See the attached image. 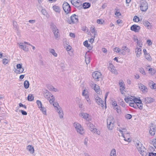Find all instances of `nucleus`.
<instances>
[{
	"instance_id": "f257e3e1",
	"label": "nucleus",
	"mask_w": 156,
	"mask_h": 156,
	"mask_svg": "<svg viewBox=\"0 0 156 156\" xmlns=\"http://www.w3.org/2000/svg\"><path fill=\"white\" fill-rule=\"evenodd\" d=\"M125 100L127 103H129V105L136 108V98L134 96L127 97L125 98Z\"/></svg>"
},
{
	"instance_id": "f03ea898",
	"label": "nucleus",
	"mask_w": 156,
	"mask_h": 156,
	"mask_svg": "<svg viewBox=\"0 0 156 156\" xmlns=\"http://www.w3.org/2000/svg\"><path fill=\"white\" fill-rule=\"evenodd\" d=\"M118 126L119 127H117V129L118 131H119L122 134V136L124 138V140L127 142L130 141V139L129 137H128L127 139L125 137V134H129L128 133H127V129L125 127H121L119 125Z\"/></svg>"
},
{
	"instance_id": "7ed1b4c3",
	"label": "nucleus",
	"mask_w": 156,
	"mask_h": 156,
	"mask_svg": "<svg viewBox=\"0 0 156 156\" xmlns=\"http://www.w3.org/2000/svg\"><path fill=\"white\" fill-rule=\"evenodd\" d=\"M107 127L109 130H112L114 126V120L113 117L111 116H108L107 120Z\"/></svg>"
},
{
	"instance_id": "20e7f679",
	"label": "nucleus",
	"mask_w": 156,
	"mask_h": 156,
	"mask_svg": "<svg viewBox=\"0 0 156 156\" xmlns=\"http://www.w3.org/2000/svg\"><path fill=\"white\" fill-rule=\"evenodd\" d=\"M137 149L141 155L142 156H146L147 154L144 151L145 150V149L142 143L139 141L137 142Z\"/></svg>"
},
{
	"instance_id": "39448f33",
	"label": "nucleus",
	"mask_w": 156,
	"mask_h": 156,
	"mask_svg": "<svg viewBox=\"0 0 156 156\" xmlns=\"http://www.w3.org/2000/svg\"><path fill=\"white\" fill-rule=\"evenodd\" d=\"M50 28L52 31L55 38H58V30L56 26L53 23H51L50 25Z\"/></svg>"
},
{
	"instance_id": "423d86ee",
	"label": "nucleus",
	"mask_w": 156,
	"mask_h": 156,
	"mask_svg": "<svg viewBox=\"0 0 156 156\" xmlns=\"http://www.w3.org/2000/svg\"><path fill=\"white\" fill-rule=\"evenodd\" d=\"M94 98L96 102L103 108L104 107V104L105 105V108H106V102L104 103L102 99L100 98L97 95L94 96Z\"/></svg>"
},
{
	"instance_id": "0eeeda50",
	"label": "nucleus",
	"mask_w": 156,
	"mask_h": 156,
	"mask_svg": "<svg viewBox=\"0 0 156 156\" xmlns=\"http://www.w3.org/2000/svg\"><path fill=\"white\" fill-rule=\"evenodd\" d=\"M74 126L78 133L81 134H82L84 133V131L83 128L79 123L75 122L74 123Z\"/></svg>"
},
{
	"instance_id": "6e6552de",
	"label": "nucleus",
	"mask_w": 156,
	"mask_h": 156,
	"mask_svg": "<svg viewBox=\"0 0 156 156\" xmlns=\"http://www.w3.org/2000/svg\"><path fill=\"white\" fill-rule=\"evenodd\" d=\"M78 19L77 16L74 14L70 17V19L69 20L68 22L70 24H73L78 22Z\"/></svg>"
},
{
	"instance_id": "1a4fd4ad",
	"label": "nucleus",
	"mask_w": 156,
	"mask_h": 156,
	"mask_svg": "<svg viewBox=\"0 0 156 156\" xmlns=\"http://www.w3.org/2000/svg\"><path fill=\"white\" fill-rule=\"evenodd\" d=\"M101 73L98 71L94 72L92 74L93 77L96 81L99 80V79L101 78Z\"/></svg>"
},
{
	"instance_id": "9d476101",
	"label": "nucleus",
	"mask_w": 156,
	"mask_h": 156,
	"mask_svg": "<svg viewBox=\"0 0 156 156\" xmlns=\"http://www.w3.org/2000/svg\"><path fill=\"white\" fill-rule=\"evenodd\" d=\"M140 7L141 10H147L148 8L147 2L145 1H142L140 2Z\"/></svg>"
},
{
	"instance_id": "9b49d317",
	"label": "nucleus",
	"mask_w": 156,
	"mask_h": 156,
	"mask_svg": "<svg viewBox=\"0 0 156 156\" xmlns=\"http://www.w3.org/2000/svg\"><path fill=\"white\" fill-rule=\"evenodd\" d=\"M156 126L153 124H151L150 126L149 132L151 136H154L155 133Z\"/></svg>"
},
{
	"instance_id": "f8f14e48",
	"label": "nucleus",
	"mask_w": 156,
	"mask_h": 156,
	"mask_svg": "<svg viewBox=\"0 0 156 156\" xmlns=\"http://www.w3.org/2000/svg\"><path fill=\"white\" fill-rule=\"evenodd\" d=\"M79 115L80 116L83 117V119H86L88 121H90L91 119V118L89 116V114L86 113L81 112L80 114Z\"/></svg>"
},
{
	"instance_id": "ddd939ff",
	"label": "nucleus",
	"mask_w": 156,
	"mask_h": 156,
	"mask_svg": "<svg viewBox=\"0 0 156 156\" xmlns=\"http://www.w3.org/2000/svg\"><path fill=\"white\" fill-rule=\"evenodd\" d=\"M109 70L112 73L115 74H117V71L116 70L115 67L111 63L109 64L108 67Z\"/></svg>"
},
{
	"instance_id": "4468645a",
	"label": "nucleus",
	"mask_w": 156,
	"mask_h": 156,
	"mask_svg": "<svg viewBox=\"0 0 156 156\" xmlns=\"http://www.w3.org/2000/svg\"><path fill=\"white\" fill-rule=\"evenodd\" d=\"M87 126L89 127V129L94 133H95L97 129L95 128V126L94 125L90 122H89L87 124Z\"/></svg>"
},
{
	"instance_id": "2eb2a0df",
	"label": "nucleus",
	"mask_w": 156,
	"mask_h": 156,
	"mask_svg": "<svg viewBox=\"0 0 156 156\" xmlns=\"http://www.w3.org/2000/svg\"><path fill=\"white\" fill-rule=\"evenodd\" d=\"M71 3L76 7L79 8L81 6L82 3L78 2V0H71Z\"/></svg>"
},
{
	"instance_id": "dca6fc26",
	"label": "nucleus",
	"mask_w": 156,
	"mask_h": 156,
	"mask_svg": "<svg viewBox=\"0 0 156 156\" xmlns=\"http://www.w3.org/2000/svg\"><path fill=\"white\" fill-rule=\"evenodd\" d=\"M138 87L143 93H145L147 92L148 89L147 87L142 84H139Z\"/></svg>"
},
{
	"instance_id": "f3484780",
	"label": "nucleus",
	"mask_w": 156,
	"mask_h": 156,
	"mask_svg": "<svg viewBox=\"0 0 156 156\" xmlns=\"http://www.w3.org/2000/svg\"><path fill=\"white\" fill-rule=\"evenodd\" d=\"M63 10H71V7L69 4L67 2H64L62 5Z\"/></svg>"
},
{
	"instance_id": "a211bd4d",
	"label": "nucleus",
	"mask_w": 156,
	"mask_h": 156,
	"mask_svg": "<svg viewBox=\"0 0 156 156\" xmlns=\"http://www.w3.org/2000/svg\"><path fill=\"white\" fill-rule=\"evenodd\" d=\"M137 104L138 105H137V107L139 108L141 110L143 108V104L142 103V101L140 99V98H137Z\"/></svg>"
},
{
	"instance_id": "6ab92c4d",
	"label": "nucleus",
	"mask_w": 156,
	"mask_h": 156,
	"mask_svg": "<svg viewBox=\"0 0 156 156\" xmlns=\"http://www.w3.org/2000/svg\"><path fill=\"white\" fill-rule=\"evenodd\" d=\"M90 6V4L88 2H84V3L82 5H81V6H80V8H82L83 7L84 9H87L89 8Z\"/></svg>"
},
{
	"instance_id": "aec40b11",
	"label": "nucleus",
	"mask_w": 156,
	"mask_h": 156,
	"mask_svg": "<svg viewBox=\"0 0 156 156\" xmlns=\"http://www.w3.org/2000/svg\"><path fill=\"white\" fill-rule=\"evenodd\" d=\"M90 55L88 54L87 53V52L86 53L85 56V61L87 64L89 63L90 62Z\"/></svg>"
},
{
	"instance_id": "412c9836",
	"label": "nucleus",
	"mask_w": 156,
	"mask_h": 156,
	"mask_svg": "<svg viewBox=\"0 0 156 156\" xmlns=\"http://www.w3.org/2000/svg\"><path fill=\"white\" fill-rule=\"evenodd\" d=\"M148 84L149 87L151 89H155L156 88V84L154 83L152 81H150Z\"/></svg>"
},
{
	"instance_id": "4be33fe9",
	"label": "nucleus",
	"mask_w": 156,
	"mask_h": 156,
	"mask_svg": "<svg viewBox=\"0 0 156 156\" xmlns=\"http://www.w3.org/2000/svg\"><path fill=\"white\" fill-rule=\"evenodd\" d=\"M143 23L145 26H146L147 27V28L148 29H151V26L150 25V23L148 21H145Z\"/></svg>"
},
{
	"instance_id": "5701e85b",
	"label": "nucleus",
	"mask_w": 156,
	"mask_h": 156,
	"mask_svg": "<svg viewBox=\"0 0 156 156\" xmlns=\"http://www.w3.org/2000/svg\"><path fill=\"white\" fill-rule=\"evenodd\" d=\"M24 71V69L22 67L19 69H15L14 72L16 74H20L23 72Z\"/></svg>"
},
{
	"instance_id": "b1692460",
	"label": "nucleus",
	"mask_w": 156,
	"mask_h": 156,
	"mask_svg": "<svg viewBox=\"0 0 156 156\" xmlns=\"http://www.w3.org/2000/svg\"><path fill=\"white\" fill-rule=\"evenodd\" d=\"M146 103H149L153 102L154 101V99L151 98H145Z\"/></svg>"
},
{
	"instance_id": "393cba45",
	"label": "nucleus",
	"mask_w": 156,
	"mask_h": 156,
	"mask_svg": "<svg viewBox=\"0 0 156 156\" xmlns=\"http://www.w3.org/2000/svg\"><path fill=\"white\" fill-rule=\"evenodd\" d=\"M93 86H92V88L94 89L96 92H98L99 89V86L95 84H93Z\"/></svg>"
},
{
	"instance_id": "a878e982",
	"label": "nucleus",
	"mask_w": 156,
	"mask_h": 156,
	"mask_svg": "<svg viewBox=\"0 0 156 156\" xmlns=\"http://www.w3.org/2000/svg\"><path fill=\"white\" fill-rule=\"evenodd\" d=\"M116 151L115 149H113L111 151L110 156H116Z\"/></svg>"
},
{
	"instance_id": "bb28decb",
	"label": "nucleus",
	"mask_w": 156,
	"mask_h": 156,
	"mask_svg": "<svg viewBox=\"0 0 156 156\" xmlns=\"http://www.w3.org/2000/svg\"><path fill=\"white\" fill-rule=\"evenodd\" d=\"M29 83L28 81L26 80L24 81V86L25 88H28L29 87Z\"/></svg>"
},
{
	"instance_id": "cd10ccee",
	"label": "nucleus",
	"mask_w": 156,
	"mask_h": 156,
	"mask_svg": "<svg viewBox=\"0 0 156 156\" xmlns=\"http://www.w3.org/2000/svg\"><path fill=\"white\" fill-rule=\"evenodd\" d=\"M60 111H58L57 112L59 115V117L60 118L62 119L63 118V114L62 112V109H59Z\"/></svg>"
},
{
	"instance_id": "c85d7f7f",
	"label": "nucleus",
	"mask_w": 156,
	"mask_h": 156,
	"mask_svg": "<svg viewBox=\"0 0 156 156\" xmlns=\"http://www.w3.org/2000/svg\"><path fill=\"white\" fill-rule=\"evenodd\" d=\"M44 95L46 98L49 100V98H50V95L49 94L48 91V90H46V92H44Z\"/></svg>"
},
{
	"instance_id": "c756f323",
	"label": "nucleus",
	"mask_w": 156,
	"mask_h": 156,
	"mask_svg": "<svg viewBox=\"0 0 156 156\" xmlns=\"http://www.w3.org/2000/svg\"><path fill=\"white\" fill-rule=\"evenodd\" d=\"M27 149L29 151L33 153L34 152V150L33 147L31 145H29L27 147Z\"/></svg>"
},
{
	"instance_id": "7c9ffc66",
	"label": "nucleus",
	"mask_w": 156,
	"mask_h": 156,
	"mask_svg": "<svg viewBox=\"0 0 156 156\" xmlns=\"http://www.w3.org/2000/svg\"><path fill=\"white\" fill-rule=\"evenodd\" d=\"M123 51L128 53L129 52V49L126 46L122 47L121 51Z\"/></svg>"
},
{
	"instance_id": "2f4dec72",
	"label": "nucleus",
	"mask_w": 156,
	"mask_h": 156,
	"mask_svg": "<svg viewBox=\"0 0 156 156\" xmlns=\"http://www.w3.org/2000/svg\"><path fill=\"white\" fill-rule=\"evenodd\" d=\"M90 31L91 32L92 34L95 36L96 35V33L95 32V29L94 27H90Z\"/></svg>"
},
{
	"instance_id": "473e14b6",
	"label": "nucleus",
	"mask_w": 156,
	"mask_h": 156,
	"mask_svg": "<svg viewBox=\"0 0 156 156\" xmlns=\"http://www.w3.org/2000/svg\"><path fill=\"white\" fill-rule=\"evenodd\" d=\"M48 88L50 90H52L54 91H56L57 90V89L56 88H54L51 86H48Z\"/></svg>"
},
{
	"instance_id": "72a5a7b5",
	"label": "nucleus",
	"mask_w": 156,
	"mask_h": 156,
	"mask_svg": "<svg viewBox=\"0 0 156 156\" xmlns=\"http://www.w3.org/2000/svg\"><path fill=\"white\" fill-rule=\"evenodd\" d=\"M34 99V97L32 94H29L28 96L27 100L29 101H32Z\"/></svg>"
},
{
	"instance_id": "f704fd0d",
	"label": "nucleus",
	"mask_w": 156,
	"mask_h": 156,
	"mask_svg": "<svg viewBox=\"0 0 156 156\" xmlns=\"http://www.w3.org/2000/svg\"><path fill=\"white\" fill-rule=\"evenodd\" d=\"M39 108L42 111V112L44 114L46 115V110L44 107L42 106L41 108Z\"/></svg>"
},
{
	"instance_id": "c9c22d12",
	"label": "nucleus",
	"mask_w": 156,
	"mask_h": 156,
	"mask_svg": "<svg viewBox=\"0 0 156 156\" xmlns=\"http://www.w3.org/2000/svg\"><path fill=\"white\" fill-rule=\"evenodd\" d=\"M130 29L132 31H134L135 32H136V24L132 25L130 27Z\"/></svg>"
},
{
	"instance_id": "e433bc0d",
	"label": "nucleus",
	"mask_w": 156,
	"mask_h": 156,
	"mask_svg": "<svg viewBox=\"0 0 156 156\" xmlns=\"http://www.w3.org/2000/svg\"><path fill=\"white\" fill-rule=\"evenodd\" d=\"M19 46L20 48L22 49L24 51H26V46L23 45V43H20L19 44Z\"/></svg>"
},
{
	"instance_id": "4c0bfd02",
	"label": "nucleus",
	"mask_w": 156,
	"mask_h": 156,
	"mask_svg": "<svg viewBox=\"0 0 156 156\" xmlns=\"http://www.w3.org/2000/svg\"><path fill=\"white\" fill-rule=\"evenodd\" d=\"M50 52L55 57H57V54L55 52L54 49H51L50 50Z\"/></svg>"
},
{
	"instance_id": "58836bf2",
	"label": "nucleus",
	"mask_w": 156,
	"mask_h": 156,
	"mask_svg": "<svg viewBox=\"0 0 156 156\" xmlns=\"http://www.w3.org/2000/svg\"><path fill=\"white\" fill-rule=\"evenodd\" d=\"M145 58L148 61L151 60V58L149 53L145 55Z\"/></svg>"
},
{
	"instance_id": "ea45409f",
	"label": "nucleus",
	"mask_w": 156,
	"mask_h": 156,
	"mask_svg": "<svg viewBox=\"0 0 156 156\" xmlns=\"http://www.w3.org/2000/svg\"><path fill=\"white\" fill-rule=\"evenodd\" d=\"M88 94V92L87 90L85 89L83 90L82 92V95L83 96Z\"/></svg>"
},
{
	"instance_id": "a19ab883",
	"label": "nucleus",
	"mask_w": 156,
	"mask_h": 156,
	"mask_svg": "<svg viewBox=\"0 0 156 156\" xmlns=\"http://www.w3.org/2000/svg\"><path fill=\"white\" fill-rule=\"evenodd\" d=\"M148 71L152 75L154 74L155 73V70L152 68H149L148 69Z\"/></svg>"
},
{
	"instance_id": "79ce46f5",
	"label": "nucleus",
	"mask_w": 156,
	"mask_h": 156,
	"mask_svg": "<svg viewBox=\"0 0 156 156\" xmlns=\"http://www.w3.org/2000/svg\"><path fill=\"white\" fill-rule=\"evenodd\" d=\"M49 101L50 104L52 103L54 101L55 99L53 95L51 96V98H49Z\"/></svg>"
},
{
	"instance_id": "37998d69",
	"label": "nucleus",
	"mask_w": 156,
	"mask_h": 156,
	"mask_svg": "<svg viewBox=\"0 0 156 156\" xmlns=\"http://www.w3.org/2000/svg\"><path fill=\"white\" fill-rule=\"evenodd\" d=\"M49 101L50 104L52 103L54 101L55 99L53 95L51 96V98H49Z\"/></svg>"
},
{
	"instance_id": "c03bdc74",
	"label": "nucleus",
	"mask_w": 156,
	"mask_h": 156,
	"mask_svg": "<svg viewBox=\"0 0 156 156\" xmlns=\"http://www.w3.org/2000/svg\"><path fill=\"white\" fill-rule=\"evenodd\" d=\"M36 103L38 105L39 108H41V107L42 106L41 102L40 101L38 100H37L36 101Z\"/></svg>"
},
{
	"instance_id": "a18cd8bd",
	"label": "nucleus",
	"mask_w": 156,
	"mask_h": 156,
	"mask_svg": "<svg viewBox=\"0 0 156 156\" xmlns=\"http://www.w3.org/2000/svg\"><path fill=\"white\" fill-rule=\"evenodd\" d=\"M139 71L143 74L144 75L145 74V72L143 68H140L139 69Z\"/></svg>"
},
{
	"instance_id": "49530a36",
	"label": "nucleus",
	"mask_w": 156,
	"mask_h": 156,
	"mask_svg": "<svg viewBox=\"0 0 156 156\" xmlns=\"http://www.w3.org/2000/svg\"><path fill=\"white\" fill-rule=\"evenodd\" d=\"M9 61V60L5 58H4L2 60V63L4 65H5L8 63Z\"/></svg>"
},
{
	"instance_id": "de8ad7c7",
	"label": "nucleus",
	"mask_w": 156,
	"mask_h": 156,
	"mask_svg": "<svg viewBox=\"0 0 156 156\" xmlns=\"http://www.w3.org/2000/svg\"><path fill=\"white\" fill-rule=\"evenodd\" d=\"M95 38V36L94 35L92 36V37L89 39L90 42L92 43L94 41V38Z\"/></svg>"
},
{
	"instance_id": "09e8293b",
	"label": "nucleus",
	"mask_w": 156,
	"mask_h": 156,
	"mask_svg": "<svg viewBox=\"0 0 156 156\" xmlns=\"http://www.w3.org/2000/svg\"><path fill=\"white\" fill-rule=\"evenodd\" d=\"M141 48H139L137 49V57L138 56H140V55L141 54Z\"/></svg>"
},
{
	"instance_id": "8fccbe9b",
	"label": "nucleus",
	"mask_w": 156,
	"mask_h": 156,
	"mask_svg": "<svg viewBox=\"0 0 156 156\" xmlns=\"http://www.w3.org/2000/svg\"><path fill=\"white\" fill-rule=\"evenodd\" d=\"M22 67V64H18L16 65V69H19L20 68H21Z\"/></svg>"
},
{
	"instance_id": "3c124183",
	"label": "nucleus",
	"mask_w": 156,
	"mask_h": 156,
	"mask_svg": "<svg viewBox=\"0 0 156 156\" xmlns=\"http://www.w3.org/2000/svg\"><path fill=\"white\" fill-rule=\"evenodd\" d=\"M120 90L122 94H123L124 93V90L125 89L124 86H122L120 87Z\"/></svg>"
},
{
	"instance_id": "603ef678",
	"label": "nucleus",
	"mask_w": 156,
	"mask_h": 156,
	"mask_svg": "<svg viewBox=\"0 0 156 156\" xmlns=\"http://www.w3.org/2000/svg\"><path fill=\"white\" fill-rule=\"evenodd\" d=\"M119 84L120 87L124 86H125V84L122 80L119 81Z\"/></svg>"
},
{
	"instance_id": "864d4df0",
	"label": "nucleus",
	"mask_w": 156,
	"mask_h": 156,
	"mask_svg": "<svg viewBox=\"0 0 156 156\" xmlns=\"http://www.w3.org/2000/svg\"><path fill=\"white\" fill-rule=\"evenodd\" d=\"M125 117L126 119H130L132 117V116L130 114H127L125 115Z\"/></svg>"
},
{
	"instance_id": "5fc2aeb1",
	"label": "nucleus",
	"mask_w": 156,
	"mask_h": 156,
	"mask_svg": "<svg viewBox=\"0 0 156 156\" xmlns=\"http://www.w3.org/2000/svg\"><path fill=\"white\" fill-rule=\"evenodd\" d=\"M103 22V21L101 19H98L97 20V23L98 24H102Z\"/></svg>"
},
{
	"instance_id": "6e6d98bb",
	"label": "nucleus",
	"mask_w": 156,
	"mask_h": 156,
	"mask_svg": "<svg viewBox=\"0 0 156 156\" xmlns=\"http://www.w3.org/2000/svg\"><path fill=\"white\" fill-rule=\"evenodd\" d=\"M114 108L117 111L118 113H119L120 112V110L119 108V106L118 105H117V106H116V107H114Z\"/></svg>"
},
{
	"instance_id": "4d7b16f0",
	"label": "nucleus",
	"mask_w": 156,
	"mask_h": 156,
	"mask_svg": "<svg viewBox=\"0 0 156 156\" xmlns=\"http://www.w3.org/2000/svg\"><path fill=\"white\" fill-rule=\"evenodd\" d=\"M147 43L149 46L151 45L152 44V42L150 40H147Z\"/></svg>"
},
{
	"instance_id": "13d9d810",
	"label": "nucleus",
	"mask_w": 156,
	"mask_h": 156,
	"mask_svg": "<svg viewBox=\"0 0 156 156\" xmlns=\"http://www.w3.org/2000/svg\"><path fill=\"white\" fill-rule=\"evenodd\" d=\"M53 104V106L55 107L56 108H57L58 107H58H59V105H58V104L57 102H54Z\"/></svg>"
},
{
	"instance_id": "bf43d9fd",
	"label": "nucleus",
	"mask_w": 156,
	"mask_h": 156,
	"mask_svg": "<svg viewBox=\"0 0 156 156\" xmlns=\"http://www.w3.org/2000/svg\"><path fill=\"white\" fill-rule=\"evenodd\" d=\"M125 103L124 101H122L119 102V104L120 105H121V106H122V107H125Z\"/></svg>"
},
{
	"instance_id": "052dcab7",
	"label": "nucleus",
	"mask_w": 156,
	"mask_h": 156,
	"mask_svg": "<svg viewBox=\"0 0 156 156\" xmlns=\"http://www.w3.org/2000/svg\"><path fill=\"white\" fill-rule=\"evenodd\" d=\"M121 51V50L118 48L116 47L114 48V51L116 52H119Z\"/></svg>"
},
{
	"instance_id": "680f3d73",
	"label": "nucleus",
	"mask_w": 156,
	"mask_h": 156,
	"mask_svg": "<svg viewBox=\"0 0 156 156\" xmlns=\"http://www.w3.org/2000/svg\"><path fill=\"white\" fill-rule=\"evenodd\" d=\"M115 15L117 16H120L121 14L118 11V10H116V12H115Z\"/></svg>"
},
{
	"instance_id": "e2e57ef3",
	"label": "nucleus",
	"mask_w": 156,
	"mask_h": 156,
	"mask_svg": "<svg viewBox=\"0 0 156 156\" xmlns=\"http://www.w3.org/2000/svg\"><path fill=\"white\" fill-rule=\"evenodd\" d=\"M53 10H59L60 9L59 7L56 5H54L53 6Z\"/></svg>"
},
{
	"instance_id": "0e129e2a",
	"label": "nucleus",
	"mask_w": 156,
	"mask_h": 156,
	"mask_svg": "<svg viewBox=\"0 0 156 156\" xmlns=\"http://www.w3.org/2000/svg\"><path fill=\"white\" fill-rule=\"evenodd\" d=\"M149 156H156V153L154 152L150 153L149 154Z\"/></svg>"
},
{
	"instance_id": "69168bd1",
	"label": "nucleus",
	"mask_w": 156,
	"mask_h": 156,
	"mask_svg": "<svg viewBox=\"0 0 156 156\" xmlns=\"http://www.w3.org/2000/svg\"><path fill=\"white\" fill-rule=\"evenodd\" d=\"M112 105L113 106L115 107H116V106H117L118 105L117 102L115 101H114L112 102Z\"/></svg>"
},
{
	"instance_id": "338daca9",
	"label": "nucleus",
	"mask_w": 156,
	"mask_h": 156,
	"mask_svg": "<svg viewBox=\"0 0 156 156\" xmlns=\"http://www.w3.org/2000/svg\"><path fill=\"white\" fill-rule=\"evenodd\" d=\"M88 141V140L87 138H85L84 141V144L85 145H87Z\"/></svg>"
},
{
	"instance_id": "774afa93",
	"label": "nucleus",
	"mask_w": 156,
	"mask_h": 156,
	"mask_svg": "<svg viewBox=\"0 0 156 156\" xmlns=\"http://www.w3.org/2000/svg\"><path fill=\"white\" fill-rule=\"evenodd\" d=\"M87 102V103L89 105H90L91 104V101L89 98H88L86 99Z\"/></svg>"
}]
</instances>
